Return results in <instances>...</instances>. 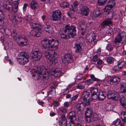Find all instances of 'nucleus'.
Here are the masks:
<instances>
[{"label":"nucleus","mask_w":126,"mask_h":126,"mask_svg":"<svg viewBox=\"0 0 126 126\" xmlns=\"http://www.w3.org/2000/svg\"><path fill=\"white\" fill-rule=\"evenodd\" d=\"M31 55L32 58L34 61H38L42 57L41 53L38 51H34L32 52Z\"/></svg>","instance_id":"obj_12"},{"label":"nucleus","mask_w":126,"mask_h":126,"mask_svg":"<svg viewBox=\"0 0 126 126\" xmlns=\"http://www.w3.org/2000/svg\"><path fill=\"white\" fill-rule=\"evenodd\" d=\"M106 94L105 92L104 91L99 92L97 99L98 100L101 101L104 100L105 98Z\"/></svg>","instance_id":"obj_19"},{"label":"nucleus","mask_w":126,"mask_h":126,"mask_svg":"<svg viewBox=\"0 0 126 126\" xmlns=\"http://www.w3.org/2000/svg\"><path fill=\"white\" fill-rule=\"evenodd\" d=\"M34 70L36 75L38 76V78L41 79H47L50 75L56 77L61 76L63 74L59 68H53L51 69L49 72H48L45 67L43 65L35 67Z\"/></svg>","instance_id":"obj_1"},{"label":"nucleus","mask_w":126,"mask_h":126,"mask_svg":"<svg viewBox=\"0 0 126 126\" xmlns=\"http://www.w3.org/2000/svg\"><path fill=\"white\" fill-rule=\"evenodd\" d=\"M101 49L100 48H99L97 50V53L99 54H100L101 53Z\"/></svg>","instance_id":"obj_63"},{"label":"nucleus","mask_w":126,"mask_h":126,"mask_svg":"<svg viewBox=\"0 0 126 126\" xmlns=\"http://www.w3.org/2000/svg\"><path fill=\"white\" fill-rule=\"evenodd\" d=\"M110 82H112L114 83H117L120 81L119 78L116 76L112 77H111L110 80Z\"/></svg>","instance_id":"obj_24"},{"label":"nucleus","mask_w":126,"mask_h":126,"mask_svg":"<svg viewBox=\"0 0 126 126\" xmlns=\"http://www.w3.org/2000/svg\"><path fill=\"white\" fill-rule=\"evenodd\" d=\"M73 4L74 6L71 5L70 7V8L71 10L74 11L76 10V7L78 5L79 3L77 1H75L74 2Z\"/></svg>","instance_id":"obj_27"},{"label":"nucleus","mask_w":126,"mask_h":126,"mask_svg":"<svg viewBox=\"0 0 126 126\" xmlns=\"http://www.w3.org/2000/svg\"><path fill=\"white\" fill-rule=\"evenodd\" d=\"M123 96V97L120 99V102L123 106L126 109V97Z\"/></svg>","instance_id":"obj_26"},{"label":"nucleus","mask_w":126,"mask_h":126,"mask_svg":"<svg viewBox=\"0 0 126 126\" xmlns=\"http://www.w3.org/2000/svg\"><path fill=\"white\" fill-rule=\"evenodd\" d=\"M107 96L108 98L116 101L120 99V96L118 93L113 91H109Z\"/></svg>","instance_id":"obj_10"},{"label":"nucleus","mask_w":126,"mask_h":126,"mask_svg":"<svg viewBox=\"0 0 126 126\" xmlns=\"http://www.w3.org/2000/svg\"><path fill=\"white\" fill-rule=\"evenodd\" d=\"M45 55L48 59V61L50 64L55 65L58 62L57 58L53 55L50 54L49 52H46L45 53Z\"/></svg>","instance_id":"obj_9"},{"label":"nucleus","mask_w":126,"mask_h":126,"mask_svg":"<svg viewBox=\"0 0 126 126\" xmlns=\"http://www.w3.org/2000/svg\"><path fill=\"white\" fill-rule=\"evenodd\" d=\"M93 114V111L91 109L87 108L85 113V116H92Z\"/></svg>","instance_id":"obj_32"},{"label":"nucleus","mask_w":126,"mask_h":126,"mask_svg":"<svg viewBox=\"0 0 126 126\" xmlns=\"http://www.w3.org/2000/svg\"><path fill=\"white\" fill-rule=\"evenodd\" d=\"M78 96L79 94H78L75 95L74 96L72 97L71 99V101L75 100L78 97Z\"/></svg>","instance_id":"obj_54"},{"label":"nucleus","mask_w":126,"mask_h":126,"mask_svg":"<svg viewBox=\"0 0 126 126\" xmlns=\"http://www.w3.org/2000/svg\"><path fill=\"white\" fill-rule=\"evenodd\" d=\"M19 4L12 3V11L14 12H17L18 11V5Z\"/></svg>","instance_id":"obj_30"},{"label":"nucleus","mask_w":126,"mask_h":126,"mask_svg":"<svg viewBox=\"0 0 126 126\" xmlns=\"http://www.w3.org/2000/svg\"><path fill=\"white\" fill-rule=\"evenodd\" d=\"M60 7L63 8H67L69 6V4L65 1H63L61 2L60 4Z\"/></svg>","instance_id":"obj_36"},{"label":"nucleus","mask_w":126,"mask_h":126,"mask_svg":"<svg viewBox=\"0 0 126 126\" xmlns=\"http://www.w3.org/2000/svg\"><path fill=\"white\" fill-rule=\"evenodd\" d=\"M51 18L53 20L58 21L61 18L62 13L60 10H56L52 12Z\"/></svg>","instance_id":"obj_11"},{"label":"nucleus","mask_w":126,"mask_h":126,"mask_svg":"<svg viewBox=\"0 0 126 126\" xmlns=\"http://www.w3.org/2000/svg\"><path fill=\"white\" fill-rule=\"evenodd\" d=\"M121 118L123 122H126V112L123 111L121 113Z\"/></svg>","instance_id":"obj_33"},{"label":"nucleus","mask_w":126,"mask_h":126,"mask_svg":"<svg viewBox=\"0 0 126 126\" xmlns=\"http://www.w3.org/2000/svg\"><path fill=\"white\" fill-rule=\"evenodd\" d=\"M103 62L102 60L101 59H99L97 62V64L102 65Z\"/></svg>","instance_id":"obj_59"},{"label":"nucleus","mask_w":126,"mask_h":126,"mask_svg":"<svg viewBox=\"0 0 126 126\" xmlns=\"http://www.w3.org/2000/svg\"><path fill=\"white\" fill-rule=\"evenodd\" d=\"M28 4L27 3H25L24 4L23 8V9L24 11H25L27 9V7L28 6Z\"/></svg>","instance_id":"obj_56"},{"label":"nucleus","mask_w":126,"mask_h":126,"mask_svg":"<svg viewBox=\"0 0 126 126\" xmlns=\"http://www.w3.org/2000/svg\"><path fill=\"white\" fill-rule=\"evenodd\" d=\"M20 0H11L12 3L19 4Z\"/></svg>","instance_id":"obj_53"},{"label":"nucleus","mask_w":126,"mask_h":126,"mask_svg":"<svg viewBox=\"0 0 126 126\" xmlns=\"http://www.w3.org/2000/svg\"><path fill=\"white\" fill-rule=\"evenodd\" d=\"M106 48L109 51H111L113 49V45L111 44H108L107 45Z\"/></svg>","instance_id":"obj_41"},{"label":"nucleus","mask_w":126,"mask_h":126,"mask_svg":"<svg viewBox=\"0 0 126 126\" xmlns=\"http://www.w3.org/2000/svg\"><path fill=\"white\" fill-rule=\"evenodd\" d=\"M106 1L105 0H98V4L99 6L102 5L106 2Z\"/></svg>","instance_id":"obj_42"},{"label":"nucleus","mask_w":126,"mask_h":126,"mask_svg":"<svg viewBox=\"0 0 126 126\" xmlns=\"http://www.w3.org/2000/svg\"><path fill=\"white\" fill-rule=\"evenodd\" d=\"M63 63L66 65L73 61V57L70 54H67L63 56L62 60Z\"/></svg>","instance_id":"obj_13"},{"label":"nucleus","mask_w":126,"mask_h":126,"mask_svg":"<svg viewBox=\"0 0 126 126\" xmlns=\"http://www.w3.org/2000/svg\"><path fill=\"white\" fill-rule=\"evenodd\" d=\"M93 81L91 79H89L86 80L84 82V84L87 86L93 83Z\"/></svg>","instance_id":"obj_38"},{"label":"nucleus","mask_w":126,"mask_h":126,"mask_svg":"<svg viewBox=\"0 0 126 126\" xmlns=\"http://www.w3.org/2000/svg\"><path fill=\"white\" fill-rule=\"evenodd\" d=\"M76 28L75 26H70L69 25H67L64 29L60 31L59 33L62 38L66 39L75 36L76 35Z\"/></svg>","instance_id":"obj_2"},{"label":"nucleus","mask_w":126,"mask_h":126,"mask_svg":"<svg viewBox=\"0 0 126 126\" xmlns=\"http://www.w3.org/2000/svg\"><path fill=\"white\" fill-rule=\"evenodd\" d=\"M97 58V55H96L95 56H93L92 58V60L93 61L95 62L97 61L98 59Z\"/></svg>","instance_id":"obj_52"},{"label":"nucleus","mask_w":126,"mask_h":126,"mask_svg":"<svg viewBox=\"0 0 126 126\" xmlns=\"http://www.w3.org/2000/svg\"><path fill=\"white\" fill-rule=\"evenodd\" d=\"M123 62L118 63L117 65L114 67L113 68V70L115 72L118 71L120 70L123 67L122 63Z\"/></svg>","instance_id":"obj_22"},{"label":"nucleus","mask_w":126,"mask_h":126,"mask_svg":"<svg viewBox=\"0 0 126 126\" xmlns=\"http://www.w3.org/2000/svg\"><path fill=\"white\" fill-rule=\"evenodd\" d=\"M90 77L91 79L93 81V82L94 81H98L99 80L98 79L96 78L94 76L93 74H91L90 75Z\"/></svg>","instance_id":"obj_43"},{"label":"nucleus","mask_w":126,"mask_h":126,"mask_svg":"<svg viewBox=\"0 0 126 126\" xmlns=\"http://www.w3.org/2000/svg\"><path fill=\"white\" fill-rule=\"evenodd\" d=\"M109 19H106L103 21L102 23V25L103 26H108L109 25L111 24L112 23V22Z\"/></svg>","instance_id":"obj_28"},{"label":"nucleus","mask_w":126,"mask_h":126,"mask_svg":"<svg viewBox=\"0 0 126 126\" xmlns=\"http://www.w3.org/2000/svg\"><path fill=\"white\" fill-rule=\"evenodd\" d=\"M65 120V115H63L61 116V120L62 121H64Z\"/></svg>","instance_id":"obj_61"},{"label":"nucleus","mask_w":126,"mask_h":126,"mask_svg":"<svg viewBox=\"0 0 126 126\" xmlns=\"http://www.w3.org/2000/svg\"><path fill=\"white\" fill-rule=\"evenodd\" d=\"M52 105L54 107H57L59 105V103L57 101H53Z\"/></svg>","instance_id":"obj_50"},{"label":"nucleus","mask_w":126,"mask_h":126,"mask_svg":"<svg viewBox=\"0 0 126 126\" xmlns=\"http://www.w3.org/2000/svg\"><path fill=\"white\" fill-rule=\"evenodd\" d=\"M121 121L119 119H117L116 120L113 121V124L115 126H117L119 124H120V126H124V124H120Z\"/></svg>","instance_id":"obj_35"},{"label":"nucleus","mask_w":126,"mask_h":126,"mask_svg":"<svg viewBox=\"0 0 126 126\" xmlns=\"http://www.w3.org/2000/svg\"><path fill=\"white\" fill-rule=\"evenodd\" d=\"M113 7H111L108 4L106 6L104 9V11L105 12H108L109 15H110V17H109V18H111L113 17V12L112 11H110L111 10Z\"/></svg>","instance_id":"obj_16"},{"label":"nucleus","mask_w":126,"mask_h":126,"mask_svg":"<svg viewBox=\"0 0 126 126\" xmlns=\"http://www.w3.org/2000/svg\"><path fill=\"white\" fill-rule=\"evenodd\" d=\"M85 107L83 103L78 104L76 106V109L80 111L83 109Z\"/></svg>","instance_id":"obj_29"},{"label":"nucleus","mask_w":126,"mask_h":126,"mask_svg":"<svg viewBox=\"0 0 126 126\" xmlns=\"http://www.w3.org/2000/svg\"><path fill=\"white\" fill-rule=\"evenodd\" d=\"M41 43L44 48L45 49L50 47L57 49L58 48L59 45L58 40H55L52 38L48 40L45 38L42 40Z\"/></svg>","instance_id":"obj_4"},{"label":"nucleus","mask_w":126,"mask_h":126,"mask_svg":"<svg viewBox=\"0 0 126 126\" xmlns=\"http://www.w3.org/2000/svg\"><path fill=\"white\" fill-rule=\"evenodd\" d=\"M74 48L75 49V52L77 53L81 52L82 50L80 44L79 43H75Z\"/></svg>","instance_id":"obj_23"},{"label":"nucleus","mask_w":126,"mask_h":126,"mask_svg":"<svg viewBox=\"0 0 126 126\" xmlns=\"http://www.w3.org/2000/svg\"><path fill=\"white\" fill-rule=\"evenodd\" d=\"M9 16L10 21L15 25L21 22L22 20V17L17 14L13 15L11 13L9 15Z\"/></svg>","instance_id":"obj_6"},{"label":"nucleus","mask_w":126,"mask_h":126,"mask_svg":"<svg viewBox=\"0 0 126 126\" xmlns=\"http://www.w3.org/2000/svg\"><path fill=\"white\" fill-rule=\"evenodd\" d=\"M6 9L9 12L12 11V6L10 5H6Z\"/></svg>","instance_id":"obj_44"},{"label":"nucleus","mask_w":126,"mask_h":126,"mask_svg":"<svg viewBox=\"0 0 126 126\" xmlns=\"http://www.w3.org/2000/svg\"><path fill=\"white\" fill-rule=\"evenodd\" d=\"M93 15L95 17H97L100 14V12L98 10H96L94 11L93 13Z\"/></svg>","instance_id":"obj_40"},{"label":"nucleus","mask_w":126,"mask_h":126,"mask_svg":"<svg viewBox=\"0 0 126 126\" xmlns=\"http://www.w3.org/2000/svg\"><path fill=\"white\" fill-rule=\"evenodd\" d=\"M31 7L32 9H35L38 6L37 3L34 0H32L31 2Z\"/></svg>","instance_id":"obj_34"},{"label":"nucleus","mask_w":126,"mask_h":126,"mask_svg":"<svg viewBox=\"0 0 126 126\" xmlns=\"http://www.w3.org/2000/svg\"><path fill=\"white\" fill-rule=\"evenodd\" d=\"M92 23V22H90L89 23V24L86 25L84 22L82 21L79 22V26L81 27V29H82L83 28H85L86 26L90 27V25Z\"/></svg>","instance_id":"obj_31"},{"label":"nucleus","mask_w":126,"mask_h":126,"mask_svg":"<svg viewBox=\"0 0 126 126\" xmlns=\"http://www.w3.org/2000/svg\"><path fill=\"white\" fill-rule=\"evenodd\" d=\"M115 2L114 0H110L108 1L107 4L113 8L115 6Z\"/></svg>","instance_id":"obj_37"},{"label":"nucleus","mask_w":126,"mask_h":126,"mask_svg":"<svg viewBox=\"0 0 126 126\" xmlns=\"http://www.w3.org/2000/svg\"><path fill=\"white\" fill-rule=\"evenodd\" d=\"M91 116H85V119L87 122L89 123L91 122Z\"/></svg>","instance_id":"obj_46"},{"label":"nucleus","mask_w":126,"mask_h":126,"mask_svg":"<svg viewBox=\"0 0 126 126\" xmlns=\"http://www.w3.org/2000/svg\"><path fill=\"white\" fill-rule=\"evenodd\" d=\"M120 90L122 96L126 97V83L121 82L120 84Z\"/></svg>","instance_id":"obj_15"},{"label":"nucleus","mask_w":126,"mask_h":126,"mask_svg":"<svg viewBox=\"0 0 126 126\" xmlns=\"http://www.w3.org/2000/svg\"><path fill=\"white\" fill-rule=\"evenodd\" d=\"M81 14L83 16H87L89 14V9L87 6H83L80 10Z\"/></svg>","instance_id":"obj_17"},{"label":"nucleus","mask_w":126,"mask_h":126,"mask_svg":"<svg viewBox=\"0 0 126 126\" xmlns=\"http://www.w3.org/2000/svg\"><path fill=\"white\" fill-rule=\"evenodd\" d=\"M69 118L70 120L75 121L76 120V117L75 112L74 111L70 112L69 113Z\"/></svg>","instance_id":"obj_25"},{"label":"nucleus","mask_w":126,"mask_h":126,"mask_svg":"<svg viewBox=\"0 0 126 126\" xmlns=\"http://www.w3.org/2000/svg\"><path fill=\"white\" fill-rule=\"evenodd\" d=\"M126 41V36L122 33L119 32L115 37L114 42L115 43H121L123 44Z\"/></svg>","instance_id":"obj_8"},{"label":"nucleus","mask_w":126,"mask_h":126,"mask_svg":"<svg viewBox=\"0 0 126 126\" xmlns=\"http://www.w3.org/2000/svg\"><path fill=\"white\" fill-rule=\"evenodd\" d=\"M91 93V97L92 99L95 100L97 99L98 96L96 94L98 92V89L97 88L92 87L90 89Z\"/></svg>","instance_id":"obj_14"},{"label":"nucleus","mask_w":126,"mask_h":126,"mask_svg":"<svg viewBox=\"0 0 126 126\" xmlns=\"http://www.w3.org/2000/svg\"><path fill=\"white\" fill-rule=\"evenodd\" d=\"M92 39L91 40V42H95L97 40L96 36L94 34H93L92 36Z\"/></svg>","instance_id":"obj_45"},{"label":"nucleus","mask_w":126,"mask_h":126,"mask_svg":"<svg viewBox=\"0 0 126 126\" xmlns=\"http://www.w3.org/2000/svg\"><path fill=\"white\" fill-rule=\"evenodd\" d=\"M60 112H62L63 113H65L66 112L67 110L65 108H62L60 110Z\"/></svg>","instance_id":"obj_55"},{"label":"nucleus","mask_w":126,"mask_h":126,"mask_svg":"<svg viewBox=\"0 0 126 126\" xmlns=\"http://www.w3.org/2000/svg\"><path fill=\"white\" fill-rule=\"evenodd\" d=\"M77 88L80 89H83L85 88V86L84 85H79L77 86Z\"/></svg>","instance_id":"obj_49"},{"label":"nucleus","mask_w":126,"mask_h":126,"mask_svg":"<svg viewBox=\"0 0 126 126\" xmlns=\"http://www.w3.org/2000/svg\"><path fill=\"white\" fill-rule=\"evenodd\" d=\"M5 33V35L7 37L10 35H12L16 33V30L15 29H11L10 30L8 29H5L4 30Z\"/></svg>","instance_id":"obj_18"},{"label":"nucleus","mask_w":126,"mask_h":126,"mask_svg":"<svg viewBox=\"0 0 126 126\" xmlns=\"http://www.w3.org/2000/svg\"><path fill=\"white\" fill-rule=\"evenodd\" d=\"M4 18H0V25H2L4 23L3 19Z\"/></svg>","instance_id":"obj_57"},{"label":"nucleus","mask_w":126,"mask_h":126,"mask_svg":"<svg viewBox=\"0 0 126 126\" xmlns=\"http://www.w3.org/2000/svg\"><path fill=\"white\" fill-rule=\"evenodd\" d=\"M102 65L97 64L96 65V67L100 69L102 67Z\"/></svg>","instance_id":"obj_62"},{"label":"nucleus","mask_w":126,"mask_h":126,"mask_svg":"<svg viewBox=\"0 0 126 126\" xmlns=\"http://www.w3.org/2000/svg\"><path fill=\"white\" fill-rule=\"evenodd\" d=\"M78 42L81 43L82 44L84 42V39L82 38H80L78 40Z\"/></svg>","instance_id":"obj_58"},{"label":"nucleus","mask_w":126,"mask_h":126,"mask_svg":"<svg viewBox=\"0 0 126 126\" xmlns=\"http://www.w3.org/2000/svg\"><path fill=\"white\" fill-rule=\"evenodd\" d=\"M64 106L66 107H68L69 106V103L68 102H65L64 103Z\"/></svg>","instance_id":"obj_60"},{"label":"nucleus","mask_w":126,"mask_h":126,"mask_svg":"<svg viewBox=\"0 0 126 126\" xmlns=\"http://www.w3.org/2000/svg\"><path fill=\"white\" fill-rule=\"evenodd\" d=\"M29 57L26 53L21 52L19 53L17 57V61L21 64L24 65L29 62Z\"/></svg>","instance_id":"obj_5"},{"label":"nucleus","mask_w":126,"mask_h":126,"mask_svg":"<svg viewBox=\"0 0 126 126\" xmlns=\"http://www.w3.org/2000/svg\"><path fill=\"white\" fill-rule=\"evenodd\" d=\"M55 89L53 87L52 89L50 91L49 93L50 94H51L52 95H53L55 94Z\"/></svg>","instance_id":"obj_47"},{"label":"nucleus","mask_w":126,"mask_h":126,"mask_svg":"<svg viewBox=\"0 0 126 126\" xmlns=\"http://www.w3.org/2000/svg\"><path fill=\"white\" fill-rule=\"evenodd\" d=\"M4 15L3 11L0 10V18H4Z\"/></svg>","instance_id":"obj_51"},{"label":"nucleus","mask_w":126,"mask_h":126,"mask_svg":"<svg viewBox=\"0 0 126 126\" xmlns=\"http://www.w3.org/2000/svg\"><path fill=\"white\" fill-rule=\"evenodd\" d=\"M89 95V92L87 91L84 92L82 93L81 97V99L82 101L84 102L86 101Z\"/></svg>","instance_id":"obj_21"},{"label":"nucleus","mask_w":126,"mask_h":126,"mask_svg":"<svg viewBox=\"0 0 126 126\" xmlns=\"http://www.w3.org/2000/svg\"><path fill=\"white\" fill-rule=\"evenodd\" d=\"M24 19L27 23L30 24L32 29L31 32V34L36 37L39 36L41 32V25L38 23H33L30 16L26 15Z\"/></svg>","instance_id":"obj_3"},{"label":"nucleus","mask_w":126,"mask_h":126,"mask_svg":"<svg viewBox=\"0 0 126 126\" xmlns=\"http://www.w3.org/2000/svg\"><path fill=\"white\" fill-rule=\"evenodd\" d=\"M38 103L39 105L42 106L44 104V102L42 101H39Z\"/></svg>","instance_id":"obj_64"},{"label":"nucleus","mask_w":126,"mask_h":126,"mask_svg":"<svg viewBox=\"0 0 126 126\" xmlns=\"http://www.w3.org/2000/svg\"><path fill=\"white\" fill-rule=\"evenodd\" d=\"M114 61V59L112 57H108L107 60V62L109 64H111Z\"/></svg>","instance_id":"obj_39"},{"label":"nucleus","mask_w":126,"mask_h":126,"mask_svg":"<svg viewBox=\"0 0 126 126\" xmlns=\"http://www.w3.org/2000/svg\"><path fill=\"white\" fill-rule=\"evenodd\" d=\"M16 40L17 44L20 46H25L28 43L27 38L24 35L18 36L16 37Z\"/></svg>","instance_id":"obj_7"},{"label":"nucleus","mask_w":126,"mask_h":126,"mask_svg":"<svg viewBox=\"0 0 126 126\" xmlns=\"http://www.w3.org/2000/svg\"><path fill=\"white\" fill-rule=\"evenodd\" d=\"M74 120H70V122L69 123L68 126H75L74 124Z\"/></svg>","instance_id":"obj_48"},{"label":"nucleus","mask_w":126,"mask_h":126,"mask_svg":"<svg viewBox=\"0 0 126 126\" xmlns=\"http://www.w3.org/2000/svg\"><path fill=\"white\" fill-rule=\"evenodd\" d=\"M45 29L46 32L48 33L52 34L54 31L52 26L50 25H45Z\"/></svg>","instance_id":"obj_20"}]
</instances>
